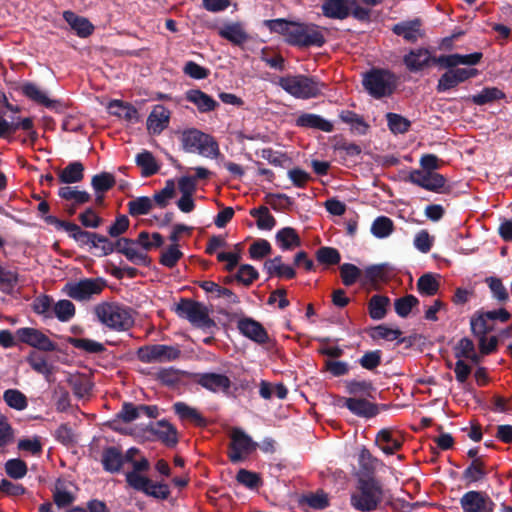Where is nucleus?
<instances>
[{"mask_svg": "<svg viewBox=\"0 0 512 512\" xmlns=\"http://www.w3.org/2000/svg\"><path fill=\"white\" fill-rule=\"evenodd\" d=\"M264 25L271 32L282 35L288 43L293 45L320 47L325 42L321 29L314 24L289 22L279 18L265 20Z\"/></svg>", "mask_w": 512, "mask_h": 512, "instance_id": "obj_1", "label": "nucleus"}, {"mask_svg": "<svg viewBox=\"0 0 512 512\" xmlns=\"http://www.w3.org/2000/svg\"><path fill=\"white\" fill-rule=\"evenodd\" d=\"M277 84L288 94L298 99H309L321 94L324 84L305 75H287Z\"/></svg>", "mask_w": 512, "mask_h": 512, "instance_id": "obj_2", "label": "nucleus"}, {"mask_svg": "<svg viewBox=\"0 0 512 512\" xmlns=\"http://www.w3.org/2000/svg\"><path fill=\"white\" fill-rule=\"evenodd\" d=\"M94 312L99 322L113 330H127L134 322L131 312L116 303H100Z\"/></svg>", "mask_w": 512, "mask_h": 512, "instance_id": "obj_3", "label": "nucleus"}, {"mask_svg": "<svg viewBox=\"0 0 512 512\" xmlns=\"http://www.w3.org/2000/svg\"><path fill=\"white\" fill-rule=\"evenodd\" d=\"M382 494V488L375 479H360L351 495V505L362 512L372 511L381 502Z\"/></svg>", "mask_w": 512, "mask_h": 512, "instance_id": "obj_4", "label": "nucleus"}, {"mask_svg": "<svg viewBox=\"0 0 512 512\" xmlns=\"http://www.w3.org/2000/svg\"><path fill=\"white\" fill-rule=\"evenodd\" d=\"M181 143L185 151L198 153L206 158H215L219 153L217 142L210 135L197 129L184 131Z\"/></svg>", "mask_w": 512, "mask_h": 512, "instance_id": "obj_5", "label": "nucleus"}, {"mask_svg": "<svg viewBox=\"0 0 512 512\" xmlns=\"http://www.w3.org/2000/svg\"><path fill=\"white\" fill-rule=\"evenodd\" d=\"M363 85L372 96L380 98L392 93L395 77L386 70H373L365 75Z\"/></svg>", "mask_w": 512, "mask_h": 512, "instance_id": "obj_6", "label": "nucleus"}, {"mask_svg": "<svg viewBox=\"0 0 512 512\" xmlns=\"http://www.w3.org/2000/svg\"><path fill=\"white\" fill-rule=\"evenodd\" d=\"M176 312L181 318L187 319L194 326L210 327L213 325L207 307L199 302L182 300L177 305Z\"/></svg>", "mask_w": 512, "mask_h": 512, "instance_id": "obj_7", "label": "nucleus"}, {"mask_svg": "<svg viewBox=\"0 0 512 512\" xmlns=\"http://www.w3.org/2000/svg\"><path fill=\"white\" fill-rule=\"evenodd\" d=\"M103 288L104 283L100 279L85 278L66 283L63 290L72 299L85 301L100 294Z\"/></svg>", "mask_w": 512, "mask_h": 512, "instance_id": "obj_8", "label": "nucleus"}, {"mask_svg": "<svg viewBox=\"0 0 512 512\" xmlns=\"http://www.w3.org/2000/svg\"><path fill=\"white\" fill-rule=\"evenodd\" d=\"M179 355L178 348L163 344L148 345L138 350V358L144 363L168 362L177 359Z\"/></svg>", "mask_w": 512, "mask_h": 512, "instance_id": "obj_9", "label": "nucleus"}, {"mask_svg": "<svg viewBox=\"0 0 512 512\" xmlns=\"http://www.w3.org/2000/svg\"><path fill=\"white\" fill-rule=\"evenodd\" d=\"M256 447L257 444L243 430L239 428L232 430L229 458L233 463L241 461L245 456L252 453Z\"/></svg>", "mask_w": 512, "mask_h": 512, "instance_id": "obj_10", "label": "nucleus"}, {"mask_svg": "<svg viewBox=\"0 0 512 512\" xmlns=\"http://www.w3.org/2000/svg\"><path fill=\"white\" fill-rule=\"evenodd\" d=\"M448 69L438 80V92H446L477 74V70L473 68L454 67Z\"/></svg>", "mask_w": 512, "mask_h": 512, "instance_id": "obj_11", "label": "nucleus"}, {"mask_svg": "<svg viewBox=\"0 0 512 512\" xmlns=\"http://www.w3.org/2000/svg\"><path fill=\"white\" fill-rule=\"evenodd\" d=\"M408 180L419 187L434 192L443 188L446 183V179L441 174L422 169L411 171Z\"/></svg>", "mask_w": 512, "mask_h": 512, "instance_id": "obj_12", "label": "nucleus"}, {"mask_svg": "<svg viewBox=\"0 0 512 512\" xmlns=\"http://www.w3.org/2000/svg\"><path fill=\"white\" fill-rule=\"evenodd\" d=\"M18 341L43 351H53L55 344L41 331L34 328H20L16 331Z\"/></svg>", "mask_w": 512, "mask_h": 512, "instance_id": "obj_13", "label": "nucleus"}, {"mask_svg": "<svg viewBox=\"0 0 512 512\" xmlns=\"http://www.w3.org/2000/svg\"><path fill=\"white\" fill-rule=\"evenodd\" d=\"M462 509L465 512H493L494 503L484 493L469 491L460 500Z\"/></svg>", "mask_w": 512, "mask_h": 512, "instance_id": "obj_14", "label": "nucleus"}, {"mask_svg": "<svg viewBox=\"0 0 512 512\" xmlns=\"http://www.w3.org/2000/svg\"><path fill=\"white\" fill-rule=\"evenodd\" d=\"M339 407H346L356 416L370 418L377 414L376 406L364 398L349 397L339 398L336 402Z\"/></svg>", "mask_w": 512, "mask_h": 512, "instance_id": "obj_15", "label": "nucleus"}, {"mask_svg": "<svg viewBox=\"0 0 512 512\" xmlns=\"http://www.w3.org/2000/svg\"><path fill=\"white\" fill-rule=\"evenodd\" d=\"M116 249L134 264L141 265L147 263L148 256L141 248L138 247V243L136 241L121 238L116 242Z\"/></svg>", "mask_w": 512, "mask_h": 512, "instance_id": "obj_16", "label": "nucleus"}, {"mask_svg": "<svg viewBox=\"0 0 512 512\" xmlns=\"http://www.w3.org/2000/svg\"><path fill=\"white\" fill-rule=\"evenodd\" d=\"M430 51L425 48H418L411 50L404 56V63L408 70L412 72L420 71L425 67L429 66L431 62L434 63V59Z\"/></svg>", "mask_w": 512, "mask_h": 512, "instance_id": "obj_17", "label": "nucleus"}, {"mask_svg": "<svg viewBox=\"0 0 512 512\" xmlns=\"http://www.w3.org/2000/svg\"><path fill=\"white\" fill-rule=\"evenodd\" d=\"M482 58V54L475 52L472 54L461 55V54H450L441 55L434 59V63L440 65L443 68H454L459 65H476Z\"/></svg>", "mask_w": 512, "mask_h": 512, "instance_id": "obj_18", "label": "nucleus"}, {"mask_svg": "<svg viewBox=\"0 0 512 512\" xmlns=\"http://www.w3.org/2000/svg\"><path fill=\"white\" fill-rule=\"evenodd\" d=\"M354 4L353 0H325L322 4V12L328 18L345 19Z\"/></svg>", "mask_w": 512, "mask_h": 512, "instance_id": "obj_19", "label": "nucleus"}, {"mask_svg": "<svg viewBox=\"0 0 512 512\" xmlns=\"http://www.w3.org/2000/svg\"><path fill=\"white\" fill-rule=\"evenodd\" d=\"M238 329L247 338L257 342L265 343L268 340V335L263 326L251 319L243 318L238 321Z\"/></svg>", "mask_w": 512, "mask_h": 512, "instance_id": "obj_20", "label": "nucleus"}, {"mask_svg": "<svg viewBox=\"0 0 512 512\" xmlns=\"http://www.w3.org/2000/svg\"><path fill=\"white\" fill-rule=\"evenodd\" d=\"M375 443L385 454L388 455L393 454L402 446L401 437L397 433L388 429L380 430L377 433Z\"/></svg>", "mask_w": 512, "mask_h": 512, "instance_id": "obj_21", "label": "nucleus"}, {"mask_svg": "<svg viewBox=\"0 0 512 512\" xmlns=\"http://www.w3.org/2000/svg\"><path fill=\"white\" fill-rule=\"evenodd\" d=\"M170 112L162 105H156L147 119V129L153 134L161 133L168 125Z\"/></svg>", "mask_w": 512, "mask_h": 512, "instance_id": "obj_22", "label": "nucleus"}, {"mask_svg": "<svg viewBox=\"0 0 512 512\" xmlns=\"http://www.w3.org/2000/svg\"><path fill=\"white\" fill-rule=\"evenodd\" d=\"M198 383L212 392L227 391L231 385L230 379L219 373L200 374Z\"/></svg>", "mask_w": 512, "mask_h": 512, "instance_id": "obj_23", "label": "nucleus"}, {"mask_svg": "<svg viewBox=\"0 0 512 512\" xmlns=\"http://www.w3.org/2000/svg\"><path fill=\"white\" fill-rule=\"evenodd\" d=\"M419 20L404 21L393 26V32L402 36L408 42H416L422 37Z\"/></svg>", "mask_w": 512, "mask_h": 512, "instance_id": "obj_24", "label": "nucleus"}, {"mask_svg": "<svg viewBox=\"0 0 512 512\" xmlns=\"http://www.w3.org/2000/svg\"><path fill=\"white\" fill-rule=\"evenodd\" d=\"M219 35L235 45H240L247 41L248 34L240 23H227L218 29Z\"/></svg>", "mask_w": 512, "mask_h": 512, "instance_id": "obj_25", "label": "nucleus"}, {"mask_svg": "<svg viewBox=\"0 0 512 512\" xmlns=\"http://www.w3.org/2000/svg\"><path fill=\"white\" fill-rule=\"evenodd\" d=\"M21 91L27 98L36 102L37 104L43 105L48 108L53 107L55 104V101L51 100L48 97L47 93L35 83H23L21 86Z\"/></svg>", "mask_w": 512, "mask_h": 512, "instance_id": "obj_26", "label": "nucleus"}, {"mask_svg": "<svg viewBox=\"0 0 512 512\" xmlns=\"http://www.w3.org/2000/svg\"><path fill=\"white\" fill-rule=\"evenodd\" d=\"M151 432L168 446L177 443V431L169 422L161 420L151 426Z\"/></svg>", "mask_w": 512, "mask_h": 512, "instance_id": "obj_27", "label": "nucleus"}, {"mask_svg": "<svg viewBox=\"0 0 512 512\" xmlns=\"http://www.w3.org/2000/svg\"><path fill=\"white\" fill-rule=\"evenodd\" d=\"M186 99L193 103L200 112H210L218 105L208 94L196 89L187 91Z\"/></svg>", "mask_w": 512, "mask_h": 512, "instance_id": "obj_28", "label": "nucleus"}, {"mask_svg": "<svg viewBox=\"0 0 512 512\" xmlns=\"http://www.w3.org/2000/svg\"><path fill=\"white\" fill-rule=\"evenodd\" d=\"M296 124L300 127L315 128L324 132H331L333 130V125L331 122L319 115L311 113L300 115L296 120Z\"/></svg>", "mask_w": 512, "mask_h": 512, "instance_id": "obj_29", "label": "nucleus"}, {"mask_svg": "<svg viewBox=\"0 0 512 512\" xmlns=\"http://www.w3.org/2000/svg\"><path fill=\"white\" fill-rule=\"evenodd\" d=\"M63 16L80 37H86L92 33L93 26L86 18L80 17L71 11L64 12Z\"/></svg>", "mask_w": 512, "mask_h": 512, "instance_id": "obj_30", "label": "nucleus"}, {"mask_svg": "<svg viewBox=\"0 0 512 512\" xmlns=\"http://www.w3.org/2000/svg\"><path fill=\"white\" fill-rule=\"evenodd\" d=\"M107 109L111 115H115L127 121H137L138 119L137 110L130 104L119 100L111 101Z\"/></svg>", "mask_w": 512, "mask_h": 512, "instance_id": "obj_31", "label": "nucleus"}, {"mask_svg": "<svg viewBox=\"0 0 512 512\" xmlns=\"http://www.w3.org/2000/svg\"><path fill=\"white\" fill-rule=\"evenodd\" d=\"M173 408H174L176 414L182 420H187V421L193 422L197 426L206 425V420L195 408H193L183 402H176L173 405Z\"/></svg>", "mask_w": 512, "mask_h": 512, "instance_id": "obj_32", "label": "nucleus"}, {"mask_svg": "<svg viewBox=\"0 0 512 512\" xmlns=\"http://www.w3.org/2000/svg\"><path fill=\"white\" fill-rule=\"evenodd\" d=\"M124 457L120 450L115 447L107 448L102 455L104 469L109 472H118L123 464Z\"/></svg>", "mask_w": 512, "mask_h": 512, "instance_id": "obj_33", "label": "nucleus"}, {"mask_svg": "<svg viewBox=\"0 0 512 512\" xmlns=\"http://www.w3.org/2000/svg\"><path fill=\"white\" fill-rule=\"evenodd\" d=\"M84 167L82 163L75 161L68 164L64 169L59 171V180L65 184L80 182L84 177Z\"/></svg>", "mask_w": 512, "mask_h": 512, "instance_id": "obj_34", "label": "nucleus"}, {"mask_svg": "<svg viewBox=\"0 0 512 512\" xmlns=\"http://www.w3.org/2000/svg\"><path fill=\"white\" fill-rule=\"evenodd\" d=\"M264 268L270 275H276L278 277H285L288 279L293 278L296 274L292 267L282 263L280 256L267 260L264 264Z\"/></svg>", "mask_w": 512, "mask_h": 512, "instance_id": "obj_35", "label": "nucleus"}, {"mask_svg": "<svg viewBox=\"0 0 512 512\" xmlns=\"http://www.w3.org/2000/svg\"><path fill=\"white\" fill-rule=\"evenodd\" d=\"M276 242L283 250H290L300 245L296 231L290 227H285L277 232Z\"/></svg>", "mask_w": 512, "mask_h": 512, "instance_id": "obj_36", "label": "nucleus"}, {"mask_svg": "<svg viewBox=\"0 0 512 512\" xmlns=\"http://www.w3.org/2000/svg\"><path fill=\"white\" fill-rule=\"evenodd\" d=\"M417 288L422 295H435L439 289V276L431 273L422 275L417 281Z\"/></svg>", "mask_w": 512, "mask_h": 512, "instance_id": "obj_37", "label": "nucleus"}, {"mask_svg": "<svg viewBox=\"0 0 512 512\" xmlns=\"http://www.w3.org/2000/svg\"><path fill=\"white\" fill-rule=\"evenodd\" d=\"M68 382L72 387L75 396L79 398H84L91 392L92 384L87 376L73 375L70 376Z\"/></svg>", "mask_w": 512, "mask_h": 512, "instance_id": "obj_38", "label": "nucleus"}, {"mask_svg": "<svg viewBox=\"0 0 512 512\" xmlns=\"http://www.w3.org/2000/svg\"><path fill=\"white\" fill-rule=\"evenodd\" d=\"M455 355L457 358H466L471 360L473 363H478L480 361V357L477 355L475 351V346L472 340L468 338H462L456 348Z\"/></svg>", "mask_w": 512, "mask_h": 512, "instance_id": "obj_39", "label": "nucleus"}, {"mask_svg": "<svg viewBox=\"0 0 512 512\" xmlns=\"http://www.w3.org/2000/svg\"><path fill=\"white\" fill-rule=\"evenodd\" d=\"M136 164L141 167L144 176H150L158 171L155 158L149 151H143L136 156Z\"/></svg>", "mask_w": 512, "mask_h": 512, "instance_id": "obj_40", "label": "nucleus"}, {"mask_svg": "<svg viewBox=\"0 0 512 512\" xmlns=\"http://www.w3.org/2000/svg\"><path fill=\"white\" fill-rule=\"evenodd\" d=\"M58 195L65 200H73L78 205L87 203L90 200V194L88 192L70 186L61 187L58 191Z\"/></svg>", "mask_w": 512, "mask_h": 512, "instance_id": "obj_41", "label": "nucleus"}, {"mask_svg": "<svg viewBox=\"0 0 512 512\" xmlns=\"http://www.w3.org/2000/svg\"><path fill=\"white\" fill-rule=\"evenodd\" d=\"M129 213L132 216L145 215L153 208V200L149 197H137L128 202Z\"/></svg>", "mask_w": 512, "mask_h": 512, "instance_id": "obj_42", "label": "nucleus"}, {"mask_svg": "<svg viewBox=\"0 0 512 512\" xmlns=\"http://www.w3.org/2000/svg\"><path fill=\"white\" fill-rule=\"evenodd\" d=\"M201 287L203 290H205L208 293H213L218 298H225L231 303H237L238 298L237 296L229 289L224 288L215 282L212 281H204L201 284Z\"/></svg>", "mask_w": 512, "mask_h": 512, "instance_id": "obj_43", "label": "nucleus"}, {"mask_svg": "<svg viewBox=\"0 0 512 512\" xmlns=\"http://www.w3.org/2000/svg\"><path fill=\"white\" fill-rule=\"evenodd\" d=\"M3 398L9 407L19 411L24 410L28 405L26 396L16 389L6 390Z\"/></svg>", "mask_w": 512, "mask_h": 512, "instance_id": "obj_44", "label": "nucleus"}, {"mask_svg": "<svg viewBox=\"0 0 512 512\" xmlns=\"http://www.w3.org/2000/svg\"><path fill=\"white\" fill-rule=\"evenodd\" d=\"M340 118L343 122L349 124L351 130L357 134H365L368 129V125L364 120L354 112L343 111L340 114Z\"/></svg>", "mask_w": 512, "mask_h": 512, "instance_id": "obj_45", "label": "nucleus"}, {"mask_svg": "<svg viewBox=\"0 0 512 512\" xmlns=\"http://www.w3.org/2000/svg\"><path fill=\"white\" fill-rule=\"evenodd\" d=\"M389 303L387 297L374 295L369 302L370 317L374 320L382 319L386 314V307Z\"/></svg>", "mask_w": 512, "mask_h": 512, "instance_id": "obj_46", "label": "nucleus"}, {"mask_svg": "<svg viewBox=\"0 0 512 512\" xmlns=\"http://www.w3.org/2000/svg\"><path fill=\"white\" fill-rule=\"evenodd\" d=\"M388 127L394 134H403L410 128V121L396 113H387L386 115Z\"/></svg>", "mask_w": 512, "mask_h": 512, "instance_id": "obj_47", "label": "nucleus"}, {"mask_svg": "<svg viewBox=\"0 0 512 512\" xmlns=\"http://www.w3.org/2000/svg\"><path fill=\"white\" fill-rule=\"evenodd\" d=\"M27 471L26 463L19 458L10 459L5 463V472L13 479H22L27 474Z\"/></svg>", "mask_w": 512, "mask_h": 512, "instance_id": "obj_48", "label": "nucleus"}, {"mask_svg": "<svg viewBox=\"0 0 512 512\" xmlns=\"http://www.w3.org/2000/svg\"><path fill=\"white\" fill-rule=\"evenodd\" d=\"M393 230V222L388 217H378L371 226L372 234L377 238L388 237Z\"/></svg>", "mask_w": 512, "mask_h": 512, "instance_id": "obj_49", "label": "nucleus"}, {"mask_svg": "<svg viewBox=\"0 0 512 512\" xmlns=\"http://www.w3.org/2000/svg\"><path fill=\"white\" fill-rule=\"evenodd\" d=\"M20 278L15 270H7L0 265V289L4 292L12 291Z\"/></svg>", "mask_w": 512, "mask_h": 512, "instance_id": "obj_50", "label": "nucleus"}, {"mask_svg": "<svg viewBox=\"0 0 512 512\" xmlns=\"http://www.w3.org/2000/svg\"><path fill=\"white\" fill-rule=\"evenodd\" d=\"M250 213L253 217L257 218V226L260 229L271 230L276 224L274 217L269 213L267 207L253 209Z\"/></svg>", "mask_w": 512, "mask_h": 512, "instance_id": "obj_51", "label": "nucleus"}, {"mask_svg": "<svg viewBox=\"0 0 512 512\" xmlns=\"http://www.w3.org/2000/svg\"><path fill=\"white\" fill-rule=\"evenodd\" d=\"M141 249L146 253L147 251L160 247L163 244V238L159 233L150 235L147 232H141L136 240Z\"/></svg>", "mask_w": 512, "mask_h": 512, "instance_id": "obj_52", "label": "nucleus"}, {"mask_svg": "<svg viewBox=\"0 0 512 512\" xmlns=\"http://www.w3.org/2000/svg\"><path fill=\"white\" fill-rule=\"evenodd\" d=\"M504 98V93L498 88H485L480 93L472 96V101L477 105H484L497 99Z\"/></svg>", "mask_w": 512, "mask_h": 512, "instance_id": "obj_53", "label": "nucleus"}, {"mask_svg": "<svg viewBox=\"0 0 512 512\" xmlns=\"http://www.w3.org/2000/svg\"><path fill=\"white\" fill-rule=\"evenodd\" d=\"M91 236L94 237H88V239H84L82 244H90L92 247L100 249L102 255H108L114 251L113 244L106 237L96 233H91Z\"/></svg>", "mask_w": 512, "mask_h": 512, "instance_id": "obj_54", "label": "nucleus"}, {"mask_svg": "<svg viewBox=\"0 0 512 512\" xmlns=\"http://www.w3.org/2000/svg\"><path fill=\"white\" fill-rule=\"evenodd\" d=\"M115 184V178L112 174L104 172L101 174H97L93 176L91 185L94 190L99 193H103L110 188H112Z\"/></svg>", "mask_w": 512, "mask_h": 512, "instance_id": "obj_55", "label": "nucleus"}, {"mask_svg": "<svg viewBox=\"0 0 512 512\" xmlns=\"http://www.w3.org/2000/svg\"><path fill=\"white\" fill-rule=\"evenodd\" d=\"M175 196V182L173 180H168L165 183L163 189L154 195V202L160 207L164 208L167 206L170 199Z\"/></svg>", "mask_w": 512, "mask_h": 512, "instance_id": "obj_56", "label": "nucleus"}, {"mask_svg": "<svg viewBox=\"0 0 512 512\" xmlns=\"http://www.w3.org/2000/svg\"><path fill=\"white\" fill-rule=\"evenodd\" d=\"M183 253L179 250L177 244H172L167 249L163 250L160 262L162 265L172 268L178 262V260L182 257Z\"/></svg>", "mask_w": 512, "mask_h": 512, "instance_id": "obj_57", "label": "nucleus"}, {"mask_svg": "<svg viewBox=\"0 0 512 512\" xmlns=\"http://www.w3.org/2000/svg\"><path fill=\"white\" fill-rule=\"evenodd\" d=\"M418 304V299L413 295H407L395 301V311L400 317H407L412 308Z\"/></svg>", "mask_w": 512, "mask_h": 512, "instance_id": "obj_58", "label": "nucleus"}, {"mask_svg": "<svg viewBox=\"0 0 512 512\" xmlns=\"http://www.w3.org/2000/svg\"><path fill=\"white\" fill-rule=\"evenodd\" d=\"M340 273L343 283L346 286H351L359 279L361 270L353 264L344 263L340 267Z\"/></svg>", "mask_w": 512, "mask_h": 512, "instance_id": "obj_59", "label": "nucleus"}, {"mask_svg": "<svg viewBox=\"0 0 512 512\" xmlns=\"http://www.w3.org/2000/svg\"><path fill=\"white\" fill-rule=\"evenodd\" d=\"M54 311L59 320L68 321L75 314V306L69 300H61L55 305Z\"/></svg>", "mask_w": 512, "mask_h": 512, "instance_id": "obj_60", "label": "nucleus"}, {"mask_svg": "<svg viewBox=\"0 0 512 512\" xmlns=\"http://www.w3.org/2000/svg\"><path fill=\"white\" fill-rule=\"evenodd\" d=\"M60 227H62L73 239L83 243L84 239H88L91 236V232H87L82 230L77 224L71 222L62 221L59 223Z\"/></svg>", "mask_w": 512, "mask_h": 512, "instance_id": "obj_61", "label": "nucleus"}, {"mask_svg": "<svg viewBox=\"0 0 512 512\" xmlns=\"http://www.w3.org/2000/svg\"><path fill=\"white\" fill-rule=\"evenodd\" d=\"M28 363L32 369L46 377L52 374V366L42 356L33 354L28 358Z\"/></svg>", "mask_w": 512, "mask_h": 512, "instance_id": "obj_62", "label": "nucleus"}, {"mask_svg": "<svg viewBox=\"0 0 512 512\" xmlns=\"http://www.w3.org/2000/svg\"><path fill=\"white\" fill-rule=\"evenodd\" d=\"M340 254L335 248L322 247L317 251V260L323 264H337L340 262Z\"/></svg>", "mask_w": 512, "mask_h": 512, "instance_id": "obj_63", "label": "nucleus"}, {"mask_svg": "<svg viewBox=\"0 0 512 512\" xmlns=\"http://www.w3.org/2000/svg\"><path fill=\"white\" fill-rule=\"evenodd\" d=\"M488 318L485 316V312L480 314L476 318L471 319V329L473 333L479 337H483L488 333L492 326L488 323Z\"/></svg>", "mask_w": 512, "mask_h": 512, "instance_id": "obj_64", "label": "nucleus"}]
</instances>
